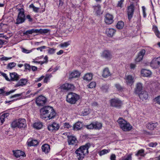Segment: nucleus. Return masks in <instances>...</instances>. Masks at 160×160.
Instances as JSON below:
<instances>
[{"mask_svg":"<svg viewBox=\"0 0 160 160\" xmlns=\"http://www.w3.org/2000/svg\"><path fill=\"white\" fill-rule=\"evenodd\" d=\"M41 118L42 119L49 120L54 118L56 116V113L53 108L45 106L40 109Z\"/></svg>","mask_w":160,"mask_h":160,"instance_id":"1","label":"nucleus"},{"mask_svg":"<svg viewBox=\"0 0 160 160\" xmlns=\"http://www.w3.org/2000/svg\"><path fill=\"white\" fill-rule=\"evenodd\" d=\"M117 122L120 128L124 131H129L132 129V127L130 123L122 118H119Z\"/></svg>","mask_w":160,"mask_h":160,"instance_id":"2","label":"nucleus"},{"mask_svg":"<svg viewBox=\"0 0 160 160\" xmlns=\"http://www.w3.org/2000/svg\"><path fill=\"white\" fill-rule=\"evenodd\" d=\"M26 126V121L25 119L20 118L12 122L11 123V126L13 128H25Z\"/></svg>","mask_w":160,"mask_h":160,"instance_id":"3","label":"nucleus"},{"mask_svg":"<svg viewBox=\"0 0 160 160\" xmlns=\"http://www.w3.org/2000/svg\"><path fill=\"white\" fill-rule=\"evenodd\" d=\"M79 95L75 93L70 92L68 93L67 96V101L68 102L74 104L79 99Z\"/></svg>","mask_w":160,"mask_h":160,"instance_id":"4","label":"nucleus"},{"mask_svg":"<svg viewBox=\"0 0 160 160\" xmlns=\"http://www.w3.org/2000/svg\"><path fill=\"white\" fill-rule=\"evenodd\" d=\"M18 14L16 22L17 24L22 23L24 22L25 20L24 9L22 8H19L18 9Z\"/></svg>","mask_w":160,"mask_h":160,"instance_id":"5","label":"nucleus"},{"mask_svg":"<svg viewBox=\"0 0 160 160\" xmlns=\"http://www.w3.org/2000/svg\"><path fill=\"white\" fill-rule=\"evenodd\" d=\"M90 146V143H88L84 145L81 146L76 150L78 152L82 154H84V155H85L88 154V149Z\"/></svg>","mask_w":160,"mask_h":160,"instance_id":"6","label":"nucleus"},{"mask_svg":"<svg viewBox=\"0 0 160 160\" xmlns=\"http://www.w3.org/2000/svg\"><path fill=\"white\" fill-rule=\"evenodd\" d=\"M110 103L111 106L118 108H119L122 104V101L117 98L111 99L110 101Z\"/></svg>","mask_w":160,"mask_h":160,"instance_id":"7","label":"nucleus"},{"mask_svg":"<svg viewBox=\"0 0 160 160\" xmlns=\"http://www.w3.org/2000/svg\"><path fill=\"white\" fill-rule=\"evenodd\" d=\"M160 66V57L153 58L150 62V66L153 68H158Z\"/></svg>","mask_w":160,"mask_h":160,"instance_id":"8","label":"nucleus"},{"mask_svg":"<svg viewBox=\"0 0 160 160\" xmlns=\"http://www.w3.org/2000/svg\"><path fill=\"white\" fill-rule=\"evenodd\" d=\"M102 58L106 60H109L112 58V54L111 52L108 50H104L102 51L101 55Z\"/></svg>","mask_w":160,"mask_h":160,"instance_id":"9","label":"nucleus"},{"mask_svg":"<svg viewBox=\"0 0 160 160\" xmlns=\"http://www.w3.org/2000/svg\"><path fill=\"white\" fill-rule=\"evenodd\" d=\"M124 79L125 82L128 85L131 86L134 82V77L132 75L125 76Z\"/></svg>","mask_w":160,"mask_h":160,"instance_id":"10","label":"nucleus"},{"mask_svg":"<svg viewBox=\"0 0 160 160\" xmlns=\"http://www.w3.org/2000/svg\"><path fill=\"white\" fill-rule=\"evenodd\" d=\"M60 126L59 124L54 122L52 124L49 125L48 127V129L51 132H55L58 130Z\"/></svg>","mask_w":160,"mask_h":160,"instance_id":"11","label":"nucleus"},{"mask_svg":"<svg viewBox=\"0 0 160 160\" xmlns=\"http://www.w3.org/2000/svg\"><path fill=\"white\" fill-rule=\"evenodd\" d=\"M134 6L133 4H131L128 7L127 12L129 20H130L132 17L134 12Z\"/></svg>","mask_w":160,"mask_h":160,"instance_id":"12","label":"nucleus"},{"mask_svg":"<svg viewBox=\"0 0 160 160\" xmlns=\"http://www.w3.org/2000/svg\"><path fill=\"white\" fill-rule=\"evenodd\" d=\"M36 102L38 106H43L46 102V99L43 96H40L37 98Z\"/></svg>","mask_w":160,"mask_h":160,"instance_id":"13","label":"nucleus"},{"mask_svg":"<svg viewBox=\"0 0 160 160\" xmlns=\"http://www.w3.org/2000/svg\"><path fill=\"white\" fill-rule=\"evenodd\" d=\"M113 16L109 13L107 14L104 16V21L107 24H111L114 21Z\"/></svg>","mask_w":160,"mask_h":160,"instance_id":"14","label":"nucleus"},{"mask_svg":"<svg viewBox=\"0 0 160 160\" xmlns=\"http://www.w3.org/2000/svg\"><path fill=\"white\" fill-rule=\"evenodd\" d=\"M68 142L69 145H76L77 144L78 141L76 138L72 136H68Z\"/></svg>","mask_w":160,"mask_h":160,"instance_id":"15","label":"nucleus"},{"mask_svg":"<svg viewBox=\"0 0 160 160\" xmlns=\"http://www.w3.org/2000/svg\"><path fill=\"white\" fill-rule=\"evenodd\" d=\"M116 30L113 28H108L106 29V33L109 37H112L116 32Z\"/></svg>","mask_w":160,"mask_h":160,"instance_id":"16","label":"nucleus"},{"mask_svg":"<svg viewBox=\"0 0 160 160\" xmlns=\"http://www.w3.org/2000/svg\"><path fill=\"white\" fill-rule=\"evenodd\" d=\"M27 144L29 147L35 146L38 144V142L37 140L29 138L28 140Z\"/></svg>","mask_w":160,"mask_h":160,"instance_id":"17","label":"nucleus"},{"mask_svg":"<svg viewBox=\"0 0 160 160\" xmlns=\"http://www.w3.org/2000/svg\"><path fill=\"white\" fill-rule=\"evenodd\" d=\"M13 154L15 157L17 158H19L21 156L25 157L26 156L25 152L22 151L18 150L16 151H13Z\"/></svg>","mask_w":160,"mask_h":160,"instance_id":"18","label":"nucleus"},{"mask_svg":"<svg viewBox=\"0 0 160 160\" xmlns=\"http://www.w3.org/2000/svg\"><path fill=\"white\" fill-rule=\"evenodd\" d=\"M10 75L11 77L10 81H17L19 78V75L15 72L10 73Z\"/></svg>","mask_w":160,"mask_h":160,"instance_id":"19","label":"nucleus"},{"mask_svg":"<svg viewBox=\"0 0 160 160\" xmlns=\"http://www.w3.org/2000/svg\"><path fill=\"white\" fill-rule=\"evenodd\" d=\"M138 94L140 98L142 100H146L148 98V92L145 91H142Z\"/></svg>","mask_w":160,"mask_h":160,"instance_id":"20","label":"nucleus"},{"mask_svg":"<svg viewBox=\"0 0 160 160\" xmlns=\"http://www.w3.org/2000/svg\"><path fill=\"white\" fill-rule=\"evenodd\" d=\"M28 80L26 79H22L18 82L17 84L15 85V87H18L20 86H23L26 84Z\"/></svg>","mask_w":160,"mask_h":160,"instance_id":"21","label":"nucleus"},{"mask_svg":"<svg viewBox=\"0 0 160 160\" xmlns=\"http://www.w3.org/2000/svg\"><path fill=\"white\" fill-rule=\"evenodd\" d=\"M94 8V12H95L97 15H100L102 13L101 12V6L98 4L97 5L93 6Z\"/></svg>","mask_w":160,"mask_h":160,"instance_id":"22","label":"nucleus"},{"mask_svg":"<svg viewBox=\"0 0 160 160\" xmlns=\"http://www.w3.org/2000/svg\"><path fill=\"white\" fill-rule=\"evenodd\" d=\"M74 88V87L73 85L68 83H65L62 86V89L66 90L73 89Z\"/></svg>","mask_w":160,"mask_h":160,"instance_id":"23","label":"nucleus"},{"mask_svg":"<svg viewBox=\"0 0 160 160\" xmlns=\"http://www.w3.org/2000/svg\"><path fill=\"white\" fill-rule=\"evenodd\" d=\"M141 74L143 77H148L151 75V72L148 70L142 69L141 71Z\"/></svg>","mask_w":160,"mask_h":160,"instance_id":"24","label":"nucleus"},{"mask_svg":"<svg viewBox=\"0 0 160 160\" xmlns=\"http://www.w3.org/2000/svg\"><path fill=\"white\" fill-rule=\"evenodd\" d=\"M157 125L158 123L156 122H151L147 124V127L148 129L152 130H153Z\"/></svg>","mask_w":160,"mask_h":160,"instance_id":"25","label":"nucleus"},{"mask_svg":"<svg viewBox=\"0 0 160 160\" xmlns=\"http://www.w3.org/2000/svg\"><path fill=\"white\" fill-rule=\"evenodd\" d=\"M9 115L8 113H5L2 114V115L0 116V123L1 125L5 121L6 119L7 118Z\"/></svg>","mask_w":160,"mask_h":160,"instance_id":"26","label":"nucleus"},{"mask_svg":"<svg viewBox=\"0 0 160 160\" xmlns=\"http://www.w3.org/2000/svg\"><path fill=\"white\" fill-rule=\"evenodd\" d=\"M142 84L141 83H138L136 85L135 92L136 94H138L141 92L142 89Z\"/></svg>","mask_w":160,"mask_h":160,"instance_id":"27","label":"nucleus"},{"mask_svg":"<svg viewBox=\"0 0 160 160\" xmlns=\"http://www.w3.org/2000/svg\"><path fill=\"white\" fill-rule=\"evenodd\" d=\"M50 30L47 29H37V33L41 34H44L48 33Z\"/></svg>","mask_w":160,"mask_h":160,"instance_id":"28","label":"nucleus"},{"mask_svg":"<svg viewBox=\"0 0 160 160\" xmlns=\"http://www.w3.org/2000/svg\"><path fill=\"white\" fill-rule=\"evenodd\" d=\"M111 74L108 68H106L103 70L102 76L105 78L110 76Z\"/></svg>","mask_w":160,"mask_h":160,"instance_id":"29","label":"nucleus"},{"mask_svg":"<svg viewBox=\"0 0 160 160\" xmlns=\"http://www.w3.org/2000/svg\"><path fill=\"white\" fill-rule=\"evenodd\" d=\"M82 127V123L79 122H77L75 123L73 126L74 130H79Z\"/></svg>","mask_w":160,"mask_h":160,"instance_id":"30","label":"nucleus"},{"mask_svg":"<svg viewBox=\"0 0 160 160\" xmlns=\"http://www.w3.org/2000/svg\"><path fill=\"white\" fill-rule=\"evenodd\" d=\"M42 148L43 152L47 153L50 151V147L48 144H45L42 146Z\"/></svg>","mask_w":160,"mask_h":160,"instance_id":"31","label":"nucleus"},{"mask_svg":"<svg viewBox=\"0 0 160 160\" xmlns=\"http://www.w3.org/2000/svg\"><path fill=\"white\" fill-rule=\"evenodd\" d=\"M92 78V74L91 73H86L83 77V79L87 81H91Z\"/></svg>","mask_w":160,"mask_h":160,"instance_id":"32","label":"nucleus"},{"mask_svg":"<svg viewBox=\"0 0 160 160\" xmlns=\"http://www.w3.org/2000/svg\"><path fill=\"white\" fill-rule=\"evenodd\" d=\"M42 123L40 122H35L33 125V127L37 129H41L42 128Z\"/></svg>","mask_w":160,"mask_h":160,"instance_id":"33","label":"nucleus"},{"mask_svg":"<svg viewBox=\"0 0 160 160\" xmlns=\"http://www.w3.org/2000/svg\"><path fill=\"white\" fill-rule=\"evenodd\" d=\"M80 75V73L77 71H75L72 72L71 74L70 78H77L79 77Z\"/></svg>","mask_w":160,"mask_h":160,"instance_id":"34","label":"nucleus"},{"mask_svg":"<svg viewBox=\"0 0 160 160\" xmlns=\"http://www.w3.org/2000/svg\"><path fill=\"white\" fill-rule=\"evenodd\" d=\"M94 129H100L102 127V124L101 123L98 122H94Z\"/></svg>","mask_w":160,"mask_h":160,"instance_id":"35","label":"nucleus"},{"mask_svg":"<svg viewBox=\"0 0 160 160\" xmlns=\"http://www.w3.org/2000/svg\"><path fill=\"white\" fill-rule=\"evenodd\" d=\"M75 153L76 154V157L78 160H82L84 158L85 156L84 154H80L76 150L75 151Z\"/></svg>","mask_w":160,"mask_h":160,"instance_id":"36","label":"nucleus"},{"mask_svg":"<svg viewBox=\"0 0 160 160\" xmlns=\"http://www.w3.org/2000/svg\"><path fill=\"white\" fill-rule=\"evenodd\" d=\"M124 26V22L122 21H119L116 25L117 28L120 29H122L123 28Z\"/></svg>","mask_w":160,"mask_h":160,"instance_id":"37","label":"nucleus"},{"mask_svg":"<svg viewBox=\"0 0 160 160\" xmlns=\"http://www.w3.org/2000/svg\"><path fill=\"white\" fill-rule=\"evenodd\" d=\"M145 155V154L144 153V150L143 149H141L138 150V152L136 154V156H140L142 157H144Z\"/></svg>","mask_w":160,"mask_h":160,"instance_id":"38","label":"nucleus"},{"mask_svg":"<svg viewBox=\"0 0 160 160\" xmlns=\"http://www.w3.org/2000/svg\"><path fill=\"white\" fill-rule=\"evenodd\" d=\"M33 33H37V29H32L26 31L24 33V34L26 35L31 34Z\"/></svg>","mask_w":160,"mask_h":160,"instance_id":"39","label":"nucleus"},{"mask_svg":"<svg viewBox=\"0 0 160 160\" xmlns=\"http://www.w3.org/2000/svg\"><path fill=\"white\" fill-rule=\"evenodd\" d=\"M110 151V150L109 149L107 150L104 149L98 152V153L100 156H102L108 153Z\"/></svg>","mask_w":160,"mask_h":160,"instance_id":"40","label":"nucleus"},{"mask_svg":"<svg viewBox=\"0 0 160 160\" xmlns=\"http://www.w3.org/2000/svg\"><path fill=\"white\" fill-rule=\"evenodd\" d=\"M153 31L156 36L159 38H160V32L158 30L157 27L155 26L153 28Z\"/></svg>","mask_w":160,"mask_h":160,"instance_id":"41","label":"nucleus"},{"mask_svg":"<svg viewBox=\"0 0 160 160\" xmlns=\"http://www.w3.org/2000/svg\"><path fill=\"white\" fill-rule=\"evenodd\" d=\"M29 7L30 8H32L33 9V11L34 12H38V10L39 9V8H38L35 7L34 5L33 4H31L29 5Z\"/></svg>","mask_w":160,"mask_h":160,"instance_id":"42","label":"nucleus"},{"mask_svg":"<svg viewBox=\"0 0 160 160\" xmlns=\"http://www.w3.org/2000/svg\"><path fill=\"white\" fill-rule=\"evenodd\" d=\"M90 113V111L89 108L84 109L82 113V115L83 116L88 115Z\"/></svg>","mask_w":160,"mask_h":160,"instance_id":"43","label":"nucleus"},{"mask_svg":"<svg viewBox=\"0 0 160 160\" xmlns=\"http://www.w3.org/2000/svg\"><path fill=\"white\" fill-rule=\"evenodd\" d=\"M145 52L146 51L145 49H142L140 51L139 53H138V55L143 58L144 55H145Z\"/></svg>","mask_w":160,"mask_h":160,"instance_id":"44","label":"nucleus"},{"mask_svg":"<svg viewBox=\"0 0 160 160\" xmlns=\"http://www.w3.org/2000/svg\"><path fill=\"white\" fill-rule=\"evenodd\" d=\"M52 77V75L51 74L46 76L43 80L44 83H47L48 81L49 80L50 78Z\"/></svg>","mask_w":160,"mask_h":160,"instance_id":"45","label":"nucleus"},{"mask_svg":"<svg viewBox=\"0 0 160 160\" xmlns=\"http://www.w3.org/2000/svg\"><path fill=\"white\" fill-rule=\"evenodd\" d=\"M94 122H92L88 125L86 126V127L88 129H94Z\"/></svg>","mask_w":160,"mask_h":160,"instance_id":"46","label":"nucleus"},{"mask_svg":"<svg viewBox=\"0 0 160 160\" xmlns=\"http://www.w3.org/2000/svg\"><path fill=\"white\" fill-rule=\"evenodd\" d=\"M96 83L95 82H92L89 85L88 87L89 88H93L95 87Z\"/></svg>","mask_w":160,"mask_h":160,"instance_id":"47","label":"nucleus"},{"mask_svg":"<svg viewBox=\"0 0 160 160\" xmlns=\"http://www.w3.org/2000/svg\"><path fill=\"white\" fill-rule=\"evenodd\" d=\"M55 49L52 48H49L48 50V53L50 54H54L55 52Z\"/></svg>","mask_w":160,"mask_h":160,"instance_id":"48","label":"nucleus"},{"mask_svg":"<svg viewBox=\"0 0 160 160\" xmlns=\"http://www.w3.org/2000/svg\"><path fill=\"white\" fill-rule=\"evenodd\" d=\"M16 65V63L14 62H11L8 64V66L9 68L11 69L14 67Z\"/></svg>","mask_w":160,"mask_h":160,"instance_id":"49","label":"nucleus"},{"mask_svg":"<svg viewBox=\"0 0 160 160\" xmlns=\"http://www.w3.org/2000/svg\"><path fill=\"white\" fill-rule=\"evenodd\" d=\"M158 145V143L157 142H151L149 143L148 145L149 147H155Z\"/></svg>","mask_w":160,"mask_h":160,"instance_id":"50","label":"nucleus"},{"mask_svg":"<svg viewBox=\"0 0 160 160\" xmlns=\"http://www.w3.org/2000/svg\"><path fill=\"white\" fill-rule=\"evenodd\" d=\"M69 45V42H65L60 44L61 47H67Z\"/></svg>","mask_w":160,"mask_h":160,"instance_id":"51","label":"nucleus"},{"mask_svg":"<svg viewBox=\"0 0 160 160\" xmlns=\"http://www.w3.org/2000/svg\"><path fill=\"white\" fill-rule=\"evenodd\" d=\"M22 52L26 53H29L32 52V50H28L24 48H22Z\"/></svg>","mask_w":160,"mask_h":160,"instance_id":"52","label":"nucleus"},{"mask_svg":"<svg viewBox=\"0 0 160 160\" xmlns=\"http://www.w3.org/2000/svg\"><path fill=\"white\" fill-rule=\"evenodd\" d=\"M1 74L5 78L6 80L8 81H10V79L8 77L6 74L3 72H2L1 73Z\"/></svg>","mask_w":160,"mask_h":160,"instance_id":"53","label":"nucleus"},{"mask_svg":"<svg viewBox=\"0 0 160 160\" xmlns=\"http://www.w3.org/2000/svg\"><path fill=\"white\" fill-rule=\"evenodd\" d=\"M24 66L26 69L30 70L31 68L29 64L26 63L24 65Z\"/></svg>","mask_w":160,"mask_h":160,"instance_id":"54","label":"nucleus"},{"mask_svg":"<svg viewBox=\"0 0 160 160\" xmlns=\"http://www.w3.org/2000/svg\"><path fill=\"white\" fill-rule=\"evenodd\" d=\"M143 58L142 57L138 55L137 57L135 59L136 62H139Z\"/></svg>","mask_w":160,"mask_h":160,"instance_id":"55","label":"nucleus"},{"mask_svg":"<svg viewBox=\"0 0 160 160\" xmlns=\"http://www.w3.org/2000/svg\"><path fill=\"white\" fill-rule=\"evenodd\" d=\"M47 48V47L46 46H42L39 48H37L38 50H39L41 52H42L43 49H45Z\"/></svg>","mask_w":160,"mask_h":160,"instance_id":"56","label":"nucleus"},{"mask_svg":"<svg viewBox=\"0 0 160 160\" xmlns=\"http://www.w3.org/2000/svg\"><path fill=\"white\" fill-rule=\"evenodd\" d=\"M124 0H120L118 2L117 6L120 7V8H122V6Z\"/></svg>","mask_w":160,"mask_h":160,"instance_id":"57","label":"nucleus"},{"mask_svg":"<svg viewBox=\"0 0 160 160\" xmlns=\"http://www.w3.org/2000/svg\"><path fill=\"white\" fill-rule=\"evenodd\" d=\"M22 95V93L16 94L14 95H13L11 96L10 98H14L16 97H18L21 96Z\"/></svg>","mask_w":160,"mask_h":160,"instance_id":"58","label":"nucleus"},{"mask_svg":"<svg viewBox=\"0 0 160 160\" xmlns=\"http://www.w3.org/2000/svg\"><path fill=\"white\" fill-rule=\"evenodd\" d=\"M122 160H132V157L130 155H129L127 157L122 159Z\"/></svg>","mask_w":160,"mask_h":160,"instance_id":"59","label":"nucleus"},{"mask_svg":"<svg viewBox=\"0 0 160 160\" xmlns=\"http://www.w3.org/2000/svg\"><path fill=\"white\" fill-rule=\"evenodd\" d=\"M91 105L92 107L95 108H97L98 106V103L96 102H93L92 103Z\"/></svg>","mask_w":160,"mask_h":160,"instance_id":"60","label":"nucleus"},{"mask_svg":"<svg viewBox=\"0 0 160 160\" xmlns=\"http://www.w3.org/2000/svg\"><path fill=\"white\" fill-rule=\"evenodd\" d=\"M63 126L65 128H69L71 127L68 123L65 122L64 123Z\"/></svg>","mask_w":160,"mask_h":160,"instance_id":"61","label":"nucleus"},{"mask_svg":"<svg viewBox=\"0 0 160 160\" xmlns=\"http://www.w3.org/2000/svg\"><path fill=\"white\" fill-rule=\"evenodd\" d=\"M155 100L157 102L158 104H160V96L156 98H155Z\"/></svg>","mask_w":160,"mask_h":160,"instance_id":"62","label":"nucleus"},{"mask_svg":"<svg viewBox=\"0 0 160 160\" xmlns=\"http://www.w3.org/2000/svg\"><path fill=\"white\" fill-rule=\"evenodd\" d=\"M115 87L118 90H121L122 89V87L119 84H116L115 85Z\"/></svg>","mask_w":160,"mask_h":160,"instance_id":"63","label":"nucleus"},{"mask_svg":"<svg viewBox=\"0 0 160 160\" xmlns=\"http://www.w3.org/2000/svg\"><path fill=\"white\" fill-rule=\"evenodd\" d=\"M116 157L115 154H112L110 156L111 160H116Z\"/></svg>","mask_w":160,"mask_h":160,"instance_id":"64","label":"nucleus"}]
</instances>
